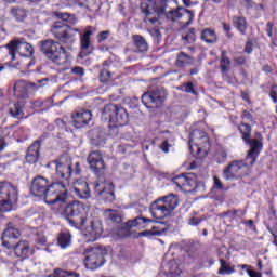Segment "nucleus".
Returning a JSON list of instances; mask_svg holds the SVG:
<instances>
[{"mask_svg": "<svg viewBox=\"0 0 277 277\" xmlns=\"http://www.w3.org/2000/svg\"><path fill=\"white\" fill-rule=\"evenodd\" d=\"M95 197L105 202H114L116 200V194L114 193V183L98 182L94 187Z\"/></svg>", "mask_w": 277, "mask_h": 277, "instance_id": "nucleus-14", "label": "nucleus"}, {"mask_svg": "<svg viewBox=\"0 0 277 277\" xmlns=\"http://www.w3.org/2000/svg\"><path fill=\"white\" fill-rule=\"evenodd\" d=\"M71 119L76 129H83V127L90 124L92 113L90 110H79L71 115Z\"/></svg>", "mask_w": 277, "mask_h": 277, "instance_id": "nucleus-20", "label": "nucleus"}, {"mask_svg": "<svg viewBox=\"0 0 277 277\" xmlns=\"http://www.w3.org/2000/svg\"><path fill=\"white\" fill-rule=\"evenodd\" d=\"M75 174H81V166L79 162L75 163Z\"/></svg>", "mask_w": 277, "mask_h": 277, "instance_id": "nucleus-60", "label": "nucleus"}, {"mask_svg": "<svg viewBox=\"0 0 277 277\" xmlns=\"http://www.w3.org/2000/svg\"><path fill=\"white\" fill-rule=\"evenodd\" d=\"M56 176L60 179H64L63 182L60 183H67V187L69 185L68 179L72 175V158L68 155H63L58 159L54 161Z\"/></svg>", "mask_w": 277, "mask_h": 277, "instance_id": "nucleus-11", "label": "nucleus"}, {"mask_svg": "<svg viewBox=\"0 0 277 277\" xmlns=\"http://www.w3.org/2000/svg\"><path fill=\"white\" fill-rule=\"evenodd\" d=\"M44 140H47V134L41 135L28 147L26 153L27 163H38V159H40V148Z\"/></svg>", "mask_w": 277, "mask_h": 277, "instance_id": "nucleus-19", "label": "nucleus"}, {"mask_svg": "<svg viewBox=\"0 0 277 277\" xmlns=\"http://www.w3.org/2000/svg\"><path fill=\"white\" fill-rule=\"evenodd\" d=\"M42 1L44 0H28V3H30V5H40Z\"/></svg>", "mask_w": 277, "mask_h": 277, "instance_id": "nucleus-61", "label": "nucleus"}, {"mask_svg": "<svg viewBox=\"0 0 277 277\" xmlns=\"http://www.w3.org/2000/svg\"><path fill=\"white\" fill-rule=\"evenodd\" d=\"M109 79H111V71L107 68H103L100 71V81L102 83H107V81H109Z\"/></svg>", "mask_w": 277, "mask_h": 277, "instance_id": "nucleus-41", "label": "nucleus"}, {"mask_svg": "<svg viewBox=\"0 0 277 277\" xmlns=\"http://www.w3.org/2000/svg\"><path fill=\"white\" fill-rule=\"evenodd\" d=\"M166 232H153V230H144L141 232L138 235L140 237H150L153 235H163Z\"/></svg>", "mask_w": 277, "mask_h": 277, "instance_id": "nucleus-44", "label": "nucleus"}, {"mask_svg": "<svg viewBox=\"0 0 277 277\" xmlns=\"http://www.w3.org/2000/svg\"><path fill=\"white\" fill-rule=\"evenodd\" d=\"M87 161L93 174H96L97 176L103 174V170H105V161L103 160V155H101V151H91L87 158Z\"/></svg>", "mask_w": 277, "mask_h": 277, "instance_id": "nucleus-16", "label": "nucleus"}, {"mask_svg": "<svg viewBox=\"0 0 277 277\" xmlns=\"http://www.w3.org/2000/svg\"><path fill=\"white\" fill-rule=\"evenodd\" d=\"M109 30H104V31H101L98 35H97V42H103L104 40H107V38H109Z\"/></svg>", "mask_w": 277, "mask_h": 277, "instance_id": "nucleus-46", "label": "nucleus"}, {"mask_svg": "<svg viewBox=\"0 0 277 277\" xmlns=\"http://www.w3.org/2000/svg\"><path fill=\"white\" fill-rule=\"evenodd\" d=\"M224 252H226V254H228V251L226 250V248H223V249L219 250L220 259H224Z\"/></svg>", "mask_w": 277, "mask_h": 277, "instance_id": "nucleus-63", "label": "nucleus"}, {"mask_svg": "<svg viewBox=\"0 0 277 277\" xmlns=\"http://www.w3.org/2000/svg\"><path fill=\"white\" fill-rule=\"evenodd\" d=\"M194 146L197 148V153H203L207 155L209 150V136L202 130H194L189 137V149L194 153Z\"/></svg>", "mask_w": 277, "mask_h": 277, "instance_id": "nucleus-13", "label": "nucleus"}, {"mask_svg": "<svg viewBox=\"0 0 277 277\" xmlns=\"http://www.w3.org/2000/svg\"><path fill=\"white\" fill-rule=\"evenodd\" d=\"M242 215H243V211L241 210H228L227 212H223L221 214V217H228V220L233 222L235 217H242Z\"/></svg>", "mask_w": 277, "mask_h": 277, "instance_id": "nucleus-39", "label": "nucleus"}, {"mask_svg": "<svg viewBox=\"0 0 277 277\" xmlns=\"http://www.w3.org/2000/svg\"><path fill=\"white\" fill-rule=\"evenodd\" d=\"M247 274H248L250 277H261V273L254 272V271L249 269V268H247Z\"/></svg>", "mask_w": 277, "mask_h": 277, "instance_id": "nucleus-57", "label": "nucleus"}, {"mask_svg": "<svg viewBox=\"0 0 277 277\" xmlns=\"http://www.w3.org/2000/svg\"><path fill=\"white\" fill-rule=\"evenodd\" d=\"M74 194L76 198H79L80 200H88L92 198V192L90 190L88 182L82 180L74 183Z\"/></svg>", "mask_w": 277, "mask_h": 277, "instance_id": "nucleus-21", "label": "nucleus"}, {"mask_svg": "<svg viewBox=\"0 0 277 277\" xmlns=\"http://www.w3.org/2000/svg\"><path fill=\"white\" fill-rule=\"evenodd\" d=\"M168 271L166 272L168 277H179L181 276V268L179 267V264L175 261H170L167 265Z\"/></svg>", "mask_w": 277, "mask_h": 277, "instance_id": "nucleus-32", "label": "nucleus"}, {"mask_svg": "<svg viewBox=\"0 0 277 277\" xmlns=\"http://www.w3.org/2000/svg\"><path fill=\"white\" fill-rule=\"evenodd\" d=\"M198 72H200V69L198 67L190 69V75H198Z\"/></svg>", "mask_w": 277, "mask_h": 277, "instance_id": "nucleus-64", "label": "nucleus"}, {"mask_svg": "<svg viewBox=\"0 0 277 277\" xmlns=\"http://www.w3.org/2000/svg\"><path fill=\"white\" fill-rule=\"evenodd\" d=\"M117 237H129V232H114Z\"/></svg>", "mask_w": 277, "mask_h": 277, "instance_id": "nucleus-59", "label": "nucleus"}, {"mask_svg": "<svg viewBox=\"0 0 277 277\" xmlns=\"http://www.w3.org/2000/svg\"><path fill=\"white\" fill-rule=\"evenodd\" d=\"M10 114L13 118L21 120V118L25 116V113H23V103H15L13 107L10 108Z\"/></svg>", "mask_w": 277, "mask_h": 277, "instance_id": "nucleus-34", "label": "nucleus"}, {"mask_svg": "<svg viewBox=\"0 0 277 277\" xmlns=\"http://www.w3.org/2000/svg\"><path fill=\"white\" fill-rule=\"evenodd\" d=\"M104 217L111 224H122V211L120 210L107 209L104 212Z\"/></svg>", "mask_w": 277, "mask_h": 277, "instance_id": "nucleus-26", "label": "nucleus"}, {"mask_svg": "<svg viewBox=\"0 0 277 277\" xmlns=\"http://www.w3.org/2000/svg\"><path fill=\"white\" fill-rule=\"evenodd\" d=\"M194 65V57L188 55L185 52H180L176 56L175 66L177 68H185V66H192Z\"/></svg>", "mask_w": 277, "mask_h": 277, "instance_id": "nucleus-28", "label": "nucleus"}, {"mask_svg": "<svg viewBox=\"0 0 277 277\" xmlns=\"http://www.w3.org/2000/svg\"><path fill=\"white\" fill-rule=\"evenodd\" d=\"M223 29L224 31H226L227 38H233V34H230V25L223 23Z\"/></svg>", "mask_w": 277, "mask_h": 277, "instance_id": "nucleus-53", "label": "nucleus"}, {"mask_svg": "<svg viewBox=\"0 0 277 277\" xmlns=\"http://www.w3.org/2000/svg\"><path fill=\"white\" fill-rule=\"evenodd\" d=\"M149 34L150 36H153V38H157L158 40L161 39V31L159 30V28L149 29Z\"/></svg>", "mask_w": 277, "mask_h": 277, "instance_id": "nucleus-49", "label": "nucleus"}, {"mask_svg": "<svg viewBox=\"0 0 277 277\" xmlns=\"http://www.w3.org/2000/svg\"><path fill=\"white\" fill-rule=\"evenodd\" d=\"M172 183L176 185L180 189L185 187V185H189V177H187L185 174L177 175L172 179Z\"/></svg>", "mask_w": 277, "mask_h": 277, "instance_id": "nucleus-36", "label": "nucleus"}, {"mask_svg": "<svg viewBox=\"0 0 277 277\" xmlns=\"http://www.w3.org/2000/svg\"><path fill=\"white\" fill-rule=\"evenodd\" d=\"M79 276L80 275L78 273H75L72 271H64L61 268H56L53 275H49V277H79Z\"/></svg>", "mask_w": 277, "mask_h": 277, "instance_id": "nucleus-37", "label": "nucleus"}, {"mask_svg": "<svg viewBox=\"0 0 277 277\" xmlns=\"http://www.w3.org/2000/svg\"><path fill=\"white\" fill-rule=\"evenodd\" d=\"M236 64H238L239 66L246 64V57L245 56H238L235 58Z\"/></svg>", "mask_w": 277, "mask_h": 277, "instance_id": "nucleus-58", "label": "nucleus"}, {"mask_svg": "<svg viewBox=\"0 0 277 277\" xmlns=\"http://www.w3.org/2000/svg\"><path fill=\"white\" fill-rule=\"evenodd\" d=\"M132 43L137 53L148 52V41H146V39H144L141 35H133Z\"/></svg>", "mask_w": 277, "mask_h": 277, "instance_id": "nucleus-27", "label": "nucleus"}, {"mask_svg": "<svg viewBox=\"0 0 277 277\" xmlns=\"http://www.w3.org/2000/svg\"><path fill=\"white\" fill-rule=\"evenodd\" d=\"M181 90L188 94H194L195 96L198 94V92H196V90H194V83H192V82L184 83L181 87Z\"/></svg>", "mask_w": 277, "mask_h": 277, "instance_id": "nucleus-42", "label": "nucleus"}, {"mask_svg": "<svg viewBox=\"0 0 277 277\" xmlns=\"http://www.w3.org/2000/svg\"><path fill=\"white\" fill-rule=\"evenodd\" d=\"M245 52H247L248 54L252 53V44L247 43L245 47Z\"/></svg>", "mask_w": 277, "mask_h": 277, "instance_id": "nucleus-62", "label": "nucleus"}, {"mask_svg": "<svg viewBox=\"0 0 277 277\" xmlns=\"http://www.w3.org/2000/svg\"><path fill=\"white\" fill-rule=\"evenodd\" d=\"M177 207L179 197L174 194H169L156 199L150 205V213L156 220H166V217H170L174 213Z\"/></svg>", "mask_w": 277, "mask_h": 277, "instance_id": "nucleus-4", "label": "nucleus"}, {"mask_svg": "<svg viewBox=\"0 0 277 277\" xmlns=\"http://www.w3.org/2000/svg\"><path fill=\"white\" fill-rule=\"evenodd\" d=\"M188 44H194L196 42V28H190L188 32L182 37Z\"/></svg>", "mask_w": 277, "mask_h": 277, "instance_id": "nucleus-40", "label": "nucleus"}, {"mask_svg": "<svg viewBox=\"0 0 277 277\" xmlns=\"http://www.w3.org/2000/svg\"><path fill=\"white\" fill-rule=\"evenodd\" d=\"M71 72L72 75H78V77H83V75H85V69H83V67L76 66L71 68Z\"/></svg>", "mask_w": 277, "mask_h": 277, "instance_id": "nucleus-45", "label": "nucleus"}, {"mask_svg": "<svg viewBox=\"0 0 277 277\" xmlns=\"http://www.w3.org/2000/svg\"><path fill=\"white\" fill-rule=\"evenodd\" d=\"M234 27L238 29L242 36L246 34V29H248V23L246 22V17L234 16L233 17Z\"/></svg>", "mask_w": 277, "mask_h": 277, "instance_id": "nucleus-33", "label": "nucleus"}, {"mask_svg": "<svg viewBox=\"0 0 277 277\" xmlns=\"http://www.w3.org/2000/svg\"><path fill=\"white\" fill-rule=\"evenodd\" d=\"M11 16L15 18L18 23H23L27 18V14H29V11L23 6H13L10 11Z\"/></svg>", "mask_w": 277, "mask_h": 277, "instance_id": "nucleus-29", "label": "nucleus"}, {"mask_svg": "<svg viewBox=\"0 0 277 277\" xmlns=\"http://www.w3.org/2000/svg\"><path fill=\"white\" fill-rule=\"evenodd\" d=\"M160 148L163 153H169L170 144L168 143V141H163L162 144L160 145Z\"/></svg>", "mask_w": 277, "mask_h": 277, "instance_id": "nucleus-54", "label": "nucleus"}, {"mask_svg": "<svg viewBox=\"0 0 277 277\" xmlns=\"http://www.w3.org/2000/svg\"><path fill=\"white\" fill-rule=\"evenodd\" d=\"M6 49L13 62L16 60V53H18L21 57H31V55H34V45L19 39L8 43Z\"/></svg>", "mask_w": 277, "mask_h": 277, "instance_id": "nucleus-12", "label": "nucleus"}, {"mask_svg": "<svg viewBox=\"0 0 277 277\" xmlns=\"http://www.w3.org/2000/svg\"><path fill=\"white\" fill-rule=\"evenodd\" d=\"M107 251L103 247H92L84 250V266L87 269H98L105 265Z\"/></svg>", "mask_w": 277, "mask_h": 277, "instance_id": "nucleus-9", "label": "nucleus"}, {"mask_svg": "<svg viewBox=\"0 0 277 277\" xmlns=\"http://www.w3.org/2000/svg\"><path fill=\"white\" fill-rule=\"evenodd\" d=\"M89 137H90V142H91V146H95V147H101V146H105V132H103V130H101V128H95L91 131H89Z\"/></svg>", "mask_w": 277, "mask_h": 277, "instance_id": "nucleus-22", "label": "nucleus"}, {"mask_svg": "<svg viewBox=\"0 0 277 277\" xmlns=\"http://www.w3.org/2000/svg\"><path fill=\"white\" fill-rule=\"evenodd\" d=\"M155 220L144 217V216H136L134 220H130L126 223L127 228H138L141 230L142 228H146L148 224H153Z\"/></svg>", "mask_w": 277, "mask_h": 277, "instance_id": "nucleus-24", "label": "nucleus"}, {"mask_svg": "<svg viewBox=\"0 0 277 277\" xmlns=\"http://www.w3.org/2000/svg\"><path fill=\"white\" fill-rule=\"evenodd\" d=\"M14 96L17 101H25L29 98V92L27 91V82L19 80L14 84Z\"/></svg>", "mask_w": 277, "mask_h": 277, "instance_id": "nucleus-25", "label": "nucleus"}, {"mask_svg": "<svg viewBox=\"0 0 277 277\" xmlns=\"http://www.w3.org/2000/svg\"><path fill=\"white\" fill-rule=\"evenodd\" d=\"M21 237V229L14 225V223H9L8 227L4 229L2 234V246L11 250L14 248L13 239H18Z\"/></svg>", "mask_w": 277, "mask_h": 277, "instance_id": "nucleus-18", "label": "nucleus"}, {"mask_svg": "<svg viewBox=\"0 0 277 277\" xmlns=\"http://www.w3.org/2000/svg\"><path fill=\"white\" fill-rule=\"evenodd\" d=\"M269 96L273 100V103H277V85L271 88Z\"/></svg>", "mask_w": 277, "mask_h": 277, "instance_id": "nucleus-48", "label": "nucleus"}, {"mask_svg": "<svg viewBox=\"0 0 277 277\" xmlns=\"http://www.w3.org/2000/svg\"><path fill=\"white\" fill-rule=\"evenodd\" d=\"M220 263H221V267H220L217 274H220L221 276L235 273V268L230 267V265H228V263H226V260L221 258Z\"/></svg>", "mask_w": 277, "mask_h": 277, "instance_id": "nucleus-38", "label": "nucleus"}, {"mask_svg": "<svg viewBox=\"0 0 277 277\" xmlns=\"http://www.w3.org/2000/svg\"><path fill=\"white\" fill-rule=\"evenodd\" d=\"M30 193L38 198H44L47 205L66 202L68 198V183L49 182L47 177L37 175L31 181Z\"/></svg>", "mask_w": 277, "mask_h": 277, "instance_id": "nucleus-3", "label": "nucleus"}, {"mask_svg": "<svg viewBox=\"0 0 277 277\" xmlns=\"http://www.w3.org/2000/svg\"><path fill=\"white\" fill-rule=\"evenodd\" d=\"M173 5H176V1L174 0H148L146 3H143L141 8L143 14L146 16L145 23L155 25L161 16L166 15L168 21H172L173 23L181 19L182 16H186L187 21L184 25L186 27L192 25L194 12L183 6L174 9L172 8Z\"/></svg>", "mask_w": 277, "mask_h": 277, "instance_id": "nucleus-2", "label": "nucleus"}, {"mask_svg": "<svg viewBox=\"0 0 277 277\" xmlns=\"http://www.w3.org/2000/svg\"><path fill=\"white\" fill-rule=\"evenodd\" d=\"M104 120H108L109 129L116 134H118V127H124L129 122V114L127 109L122 106L115 104H107L103 109Z\"/></svg>", "mask_w": 277, "mask_h": 277, "instance_id": "nucleus-5", "label": "nucleus"}, {"mask_svg": "<svg viewBox=\"0 0 277 277\" xmlns=\"http://www.w3.org/2000/svg\"><path fill=\"white\" fill-rule=\"evenodd\" d=\"M274 31V24L272 22H268L266 25V34L269 38H272Z\"/></svg>", "mask_w": 277, "mask_h": 277, "instance_id": "nucleus-50", "label": "nucleus"}, {"mask_svg": "<svg viewBox=\"0 0 277 277\" xmlns=\"http://www.w3.org/2000/svg\"><path fill=\"white\" fill-rule=\"evenodd\" d=\"M51 34L58 42L53 39H47L40 41L39 47L47 60H50L56 66H64L68 62V53H66V48L62 44H65L67 49H72L77 34H80V52L78 57L85 60L94 51L91 41L92 36L96 34V27L94 26H87L81 32L78 28H72L64 22H56L51 26Z\"/></svg>", "mask_w": 277, "mask_h": 277, "instance_id": "nucleus-1", "label": "nucleus"}, {"mask_svg": "<svg viewBox=\"0 0 277 277\" xmlns=\"http://www.w3.org/2000/svg\"><path fill=\"white\" fill-rule=\"evenodd\" d=\"M44 81H49V79H41L38 80V84L36 82L30 83L31 88H34L35 90H38V88H42V83H44Z\"/></svg>", "mask_w": 277, "mask_h": 277, "instance_id": "nucleus-52", "label": "nucleus"}, {"mask_svg": "<svg viewBox=\"0 0 277 277\" xmlns=\"http://www.w3.org/2000/svg\"><path fill=\"white\" fill-rule=\"evenodd\" d=\"M200 39L207 42V44H215V42H217V35L215 30L206 28L201 31Z\"/></svg>", "mask_w": 277, "mask_h": 277, "instance_id": "nucleus-30", "label": "nucleus"}, {"mask_svg": "<svg viewBox=\"0 0 277 277\" xmlns=\"http://www.w3.org/2000/svg\"><path fill=\"white\" fill-rule=\"evenodd\" d=\"M230 58L227 57L226 51L223 50L221 52V60H220V69L222 75H226V72L230 71Z\"/></svg>", "mask_w": 277, "mask_h": 277, "instance_id": "nucleus-31", "label": "nucleus"}, {"mask_svg": "<svg viewBox=\"0 0 277 277\" xmlns=\"http://www.w3.org/2000/svg\"><path fill=\"white\" fill-rule=\"evenodd\" d=\"M57 243L61 248H68L71 243V236L69 233H61L57 238Z\"/></svg>", "mask_w": 277, "mask_h": 277, "instance_id": "nucleus-35", "label": "nucleus"}, {"mask_svg": "<svg viewBox=\"0 0 277 277\" xmlns=\"http://www.w3.org/2000/svg\"><path fill=\"white\" fill-rule=\"evenodd\" d=\"M55 123L60 127V129H65V131H70V121L68 119H56Z\"/></svg>", "mask_w": 277, "mask_h": 277, "instance_id": "nucleus-43", "label": "nucleus"}, {"mask_svg": "<svg viewBox=\"0 0 277 277\" xmlns=\"http://www.w3.org/2000/svg\"><path fill=\"white\" fill-rule=\"evenodd\" d=\"M200 222H202V220H200L199 217H190L188 220V224L190 226H198V224H200Z\"/></svg>", "mask_w": 277, "mask_h": 277, "instance_id": "nucleus-51", "label": "nucleus"}, {"mask_svg": "<svg viewBox=\"0 0 277 277\" xmlns=\"http://www.w3.org/2000/svg\"><path fill=\"white\" fill-rule=\"evenodd\" d=\"M18 200V188L10 182H0V212L12 211V205Z\"/></svg>", "mask_w": 277, "mask_h": 277, "instance_id": "nucleus-8", "label": "nucleus"}, {"mask_svg": "<svg viewBox=\"0 0 277 277\" xmlns=\"http://www.w3.org/2000/svg\"><path fill=\"white\" fill-rule=\"evenodd\" d=\"M238 130L242 135V140L250 146L247 154V161H249L250 166H254L256 157L261 154L263 144L259 140H250V136L252 135V126L242 121L241 124L238 126Z\"/></svg>", "mask_w": 277, "mask_h": 277, "instance_id": "nucleus-7", "label": "nucleus"}, {"mask_svg": "<svg viewBox=\"0 0 277 277\" xmlns=\"http://www.w3.org/2000/svg\"><path fill=\"white\" fill-rule=\"evenodd\" d=\"M63 215L71 226H85L88 222V211L85 205L81 201H72L65 206Z\"/></svg>", "mask_w": 277, "mask_h": 277, "instance_id": "nucleus-6", "label": "nucleus"}, {"mask_svg": "<svg viewBox=\"0 0 277 277\" xmlns=\"http://www.w3.org/2000/svg\"><path fill=\"white\" fill-rule=\"evenodd\" d=\"M8 147V143H5V140L0 136V153H3V150H5V148Z\"/></svg>", "mask_w": 277, "mask_h": 277, "instance_id": "nucleus-56", "label": "nucleus"}, {"mask_svg": "<svg viewBox=\"0 0 277 277\" xmlns=\"http://www.w3.org/2000/svg\"><path fill=\"white\" fill-rule=\"evenodd\" d=\"M214 181V189H224V185L222 184V181H220V177L217 175L213 176Z\"/></svg>", "mask_w": 277, "mask_h": 277, "instance_id": "nucleus-47", "label": "nucleus"}, {"mask_svg": "<svg viewBox=\"0 0 277 277\" xmlns=\"http://www.w3.org/2000/svg\"><path fill=\"white\" fill-rule=\"evenodd\" d=\"M14 250V254L18 259H28L29 258V252H31V249L29 248V242L25 240H21L16 245H13L11 248Z\"/></svg>", "mask_w": 277, "mask_h": 277, "instance_id": "nucleus-23", "label": "nucleus"}, {"mask_svg": "<svg viewBox=\"0 0 277 277\" xmlns=\"http://www.w3.org/2000/svg\"><path fill=\"white\" fill-rule=\"evenodd\" d=\"M246 172V163L243 161H233L223 171V176L226 181H237L241 179Z\"/></svg>", "mask_w": 277, "mask_h": 277, "instance_id": "nucleus-15", "label": "nucleus"}, {"mask_svg": "<svg viewBox=\"0 0 277 277\" xmlns=\"http://www.w3.org/2000/svg\"><path fill=\"white\" fill-rule=\"evenodd\" d=\"M242 118H243V120H248L249 122H252V114H250V111H248V110L243 111Z\"/></svg>", "mask_w": 277, "mask_h": 277, "instance_id": "nucleus-55", "label": "nucleus"}, {"mask_svg": "<svg viewBox=\"0 0 277 277\" xmlns=\"http://www.w3.org/2000/svg\"><path fill=\"white\" fill-rule=\"evenodd\" d=\"M166 96H168V92L163 87H158L151 91L145 92L141 100L145 107L155 108L161 107L163 105V101H166Z\"/></svg>", "mask_w": 277, "mask_h": 277, "instance_id": "nucleus-10", "label": "nucleus"}, {"mask_svg": "<svg viewBox=\"0 0 277 277\" xmlns=\"http://www.w3.org/2000/svg\"><path fill=\"white\" fill-rule=\"evenodd\" d=\"M101 235H103V223L98 219L91 220L84 233V237L87 238L85 242L93 243Z\"/></svg>", "mask_w": 277, "mask_h": 277, "instance_id": "nucleus-17", "label": "nucleus"}]
</instances>
